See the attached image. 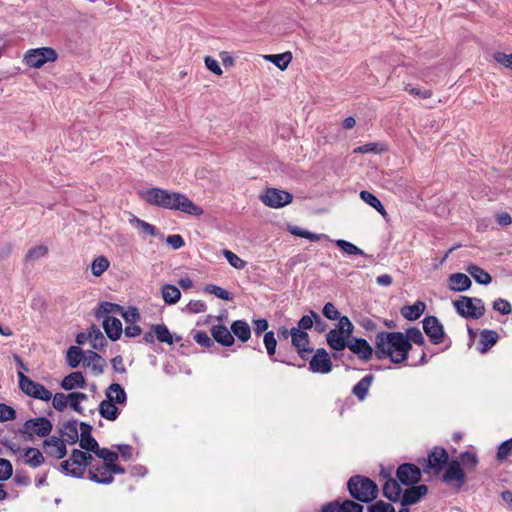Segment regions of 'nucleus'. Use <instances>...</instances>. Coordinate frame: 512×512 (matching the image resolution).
<instances>
[{
    "instance_id": "44",
    "label": "nucleus",
    "mask_w": 512,
    "mask_h": 512,
    "mask_svg": "<svg viewBox=\"0 0 512 512\" xmlns=\"http://www.w3.org/2000/svg\"><path fill=\"white\" fill-rule=\"evenodd\" d=\"M109 265L110 262L107 257L98 256L91 264L92 274L96 277L101 276L109 268Z\"/></svg>"
},
{
    "instance_id": "38",
    "label": "nucleus",
    "mask_w": 512,
    "mask_h": 512,
    "mask_svg": "<svg viewBox=\"0 0 512 512\" xmlns=\"http://www.w3.org/2000/svg\"><path fill=\"white\" fill-rule=\"evenodd\" d=\"M265 59L283 71L290 64L292 60V54L291 52H284L281 54L266 55Z\"/></svg>"
},
{
    "instance_id": "45",
    "label": "nucleus",
    "mask_w": 512,
    "mask_h": 512,
    "mask_svg": "<svg viewBox=\"0 0 512 512\" xmlns=\"http://www.w3.org/2000/svg\"><path fill=\"white\" fill-rule=\"evenodd\" d=\"M87 398H88V396L85 393L72 392V393L68 394V405H70V407L74 411H76L78 413H82L83 409L80 405V402L87 400Z\"/></svg>"
},
{
    "instance_id": "32",
    "label": "nucleus",
    "mask_w": 512,
    "mask_h": 512,
    "mask_svg": "<svg viewBox=\"0 0 512 512\" xmlns=\"http://www.w3.org/2000/svg\"><path fill=\"white\" fill-rule=\"evenodd\" d=\"M106 398L116 404H124L127 400L125 390L118 383H113L107 388Z\"/></svg>"
},
{
    "instance_id": "50",
    "label": "nucleus",
    "mask_w": 512,
    "mask_h": 512,
    "mask_svg": "<svg viewBox=\"0 0 512 512\" xmlns=\"http://www.w3.org/2000/svg\"><path fill=\"white\" fill-rule=\"evenodd\" d=\"M48 253V247L45 245H38L28 250L25 259L29 260H37L41 257H44Z\"/></svg>"
},
{
    "instance_id": "15",
    "label": "nucleus",
    "mask_w": 512,
    "mask_h": 512,
    "mask_svg": "<svg viewBox=\"0 0 512 512\" xmlns=\"http://www.w3.org/2000/svg\"><path fill=\"white\" fill-rule=\"evenodd\" d=\"M428 493V487L422 485H412L402 493L400 499L402 506H410L418 503L422 497Z\"/></svg>"
},
{
    "instance_id": "60",
    "label": "nucleus",
    "mask_w": 512,
    "mask_h": 512,
    "mask_svg": "<svg viewBox=\"0 0 512 512\" xmlns=\"http://www.w3.org/2000/svg\"><path fill=\"white\" fill-rule=\"evenodd\" d=\"M322 313L329 320H337L340 316V313L335 305L330 302L324 305Z\"/></svg>"
},
{
    "instance_id": "64",
    "label": "nucleus",
    "mask_w": 512,
    "mask_h": 512,
    "mask_svg": "<svg viewBox=\"0 0 512 512\" xmlns=\"http://www.w3.org/2000/svg\"><path fill=\"white\" fill-rule=\"evenodd\" d=\"M167 244H169L173 249H180L184 246L185 242L181 235L179 234H173L169 235L166 238Z\"/></svg>"
},
{
    "instance_id": "5",
    "label": "nucleus",
    "mask_w": 512,
    "mask_h": 512,
    "mask_svg": "<svg viewBox=\"0 0 512 512\" xmlns=\"http://www.w3.org/2000/svg\"><path fill=\"white\" fill-rule=\"evenodd\" d=\"M348 490L350 495L358 501L368 503L378 496V486L371 479L356 475L349 479Z\"/></svg>"
},
{
    "instance_id": "36",
    "label": "nucleus",
    "mask_w": 512,
    "mask_h": 512,
    "mask_svg": "<svg viewBox=\"0 0 512 512\" xmlns=\"http://www.w3.org/2000/svg\"><path fill=\"white\" fill-rule=\"evenodd\" d=\"M180 297L181 292L175 285L165 284L162 287V298L166 304H175L179 301Z\"/></svg>"
},
{
    "instance_id": "20",
    "label": "nucleus",
    "mask_w": 512,
    "mask_h": 512,
    "mask_svg": "<svg viewBox=\"0 0 512 512\" xmlns=\"http://www.w3.org/2000/svg\"><path fill=\"white\" fill-rule=\"evenodd\" d=\"M103 328L112 341L120 339L123 332L122 323L118 318L107 316L103 320Z\"/></svg>"
},
{
    "instance_id": "30",
    "label": "nucleus",
    "mask_w": 512,
    "mask_h": 512,
    "mask_svg": "<svg viewBox=\"0 0 512 512\" xmlns=\"http://www.w3.org/2000/svg\"><path fill=\"white\" fill-rule=\"evenodd\" d=\"M231 333L241 342H247L251 336V329L244 320H236L231 324Z\"/></svg>"
},
{
    "instance_id": "57",
    "label": "nucleus",
    "mask_w": 512,
    "mask_h": 512,
    "mask_svg": "<svg viewBox=\"0 0 512 512\" xmlns=\"http://www.w3.org/2000/svg\"><path fill=\"white\" fill-rule=\"evenodd\" d=\"M16 418V411L6 404L0 403V422L13 420Z\"/></svg>"
},
{
    "instance_id": "6",
    "label": "nucleus",
    "mask_w": 512,
    "mask_h": 512,
    "mask_svg": "<svg viewBox=\"0 0 512 512\" xmlns=\"http://www.w3.org/2000/svg\"><path fill=\"white\" fill-rule=\"evenodd\" d=\"M52 423L46 417L32 418L19 428L18 433L21 440L25 442H33L35 437H46L52 431Z\"/></svg>"
},
{
    "instance_id": "2",
    "label": "nucleus",
    "mask_w": 512,
    "mask_h": 512,
    "mask_svg": "<svg viewBox=\"0 0 512 512\" xmlns=\"http://www.w3.org/2000/svg\"><path fill=\"white\" fill-rule=\"evenodd\" d=\"M420 464L424 474L439 477L445 484L457 490L461 489L467 481L460 462L457 459L450 460L447 450H431Z\"/></svg>"
},
{
    "instance_id": "14",
    "label": "nucleus",
    "mask_w": 512,
    "mask_h": 512,
    "mask_svg": "<svg viewBox=\"0 0 512 512\" xmlns=\"http://www.w3.org/2000/svg\"><path fill=\"white\" fill-rule=\"evenodd\" d=\"M333 364L328 352L324 348H318L310 360L309 369L313 373L327 374L332 370Z\"/></svg>"
},
{
    "instance_id": "39",
    "label": "nucleus",
    "mask_w": 512,
    "mask_h": 512,
    "mask_svg": "<svg viewBox=\"0 0 512 512\" xmlns=\"http://www.w3.org/2000/svg\"><path fill=\"white\" fill-rule=\"evenodd\" d=\"M88 338L91 341L92 347L96 350H101L107 342L101 330L96 325H92L89 329Z\"/></svg>"
},
{
    "instance_id": "49",
    "label": "nucleus",
    "mask_w": 512,
    "mask_h": 512,
    "mask_svg": "<svg viewBox=\"0 0 512 512\" xmlns=\"http://www.w3.org/2000/svg\"><path fill=\"white\" fill-rule=\"evenodd\" d=\"M405 337H407L409 343L413 342L417 345H423L425 343V338L422 332L416 327L407 329Z\"/></svg>"
},
{
    "instance_id": "63",
    "label": "nucleus",
    "mask_w": 512,
    "mask_h": 512,
    "mask_svg": "<svg viewBox=\"0 0 512 512\" xmlns=\"http://www.w3.org/2000/svg\"><path fill=\"white\" fill-rule=\"evenodd\" d=\"M205 65L214 74H216L218 76L222 75L223 71L216 59H214L210 56H206L205 57Z\"/></svg>"
},
{
    "instance_id": "31",
    "label": "nucleus",
    "mask_w": 512,
    "mask_h": 512,
    "mask_svg": "<svg viewBox=\"0 0 512 512\" xmlns=\"http://www.w3.org/2000/svg\"><path fill=\"white\" fill-rule=\"evenodd\" d=\"M373 380L374 376L372 374L366 375L353 387L352 393L359 401H363L366 398Z\"/></svg>"
},
{
    "instance_id": "7",
    "label": "nucleus",
    "mask_w": 512,
    "mask_h": 512,
    "mask_svg": "<svg viewBox=\"0 0 512 512\" xmlns=\"http://www.w3.org/2000/svg\"><path fill=\"white\" fill-rule=\"evenodd\" d=\"M457 313L466 319H479L485 314V305L480 298L460 296L453 302Z\"/></svg>"
},
{
    "instance_id": "56",
    "label": "nucleus",
    "mask_w": 512,
    "mask_h": 512,
    "mask_svg": "<svg viewBox=\"0 0 512 512\" xmlns=\"http://www.w3.org/2000/svg\"><path fill=\"white\" fill-rule=\"evenodd\" d=\"M368 512H395V508L390 503L380 500L370 505Z\"/></svg>"
},
{
    "instance_id": "3",
    "label": "nucleus",
    "mask_w": 512,
    "mask_h": 512,
    "mask_svg": "<svg viewBox=\"0 0 512 512\" xmlns=\"http://www.w3.org/2000/svg\"><path fill=\"white\" fill-rule=\"evenodd\" d=\"M140 197L149 205L164 209L178 210L192 216H201L203 209L193 203L186 195L170 192L161 188H149L140 192Z\"/></svg>"
},
{
    "instance_id": "42",
    "label": "nucleus",
    "mask_w": 512,
    "mask_h": 512,
    "mask_svg": "<svg viewBox=\"0 0 512 512\" xmlns=\"http://www.w3.org/2000/svg\"><path fill=\"white\" fill-rule=\"evenodd\" d=\"M122 311V307L118 304L111 303V302H101L95 312L96 318H101L104 316H108L109 314H116Z\"/></svg>"
},
{
    "instance_id": "34",
    "label": "nucleus",
    "mask_w": 512,
    "mask_h": 512,
    "mask_svg": "<svg viewBox=\"0 0 512 512\" xmlns=\"http://www.w3.org/2000/svg\"><path fill=\"white\" fill-rule=\"evenodd\" d=\"M466 271L477 283L481 285H488L492 281L490 274L479 266L469 265Z\"/></svg>"
},
{
    "instance_id": "10",
    "label": "nucleus",
    "mask_w": 512,
    "mask_h": 512,
    "mask_svg": "<svg viewBox=\"0 0 512 512\" xmlns=\"http://www.w3.org/2000/svg\"><path fill=\"white\" fill-rule=\"evenodd\" d=\"M261 201L269 207L280 208L292 202L293 196L291 193L279 190L276 188H268L260 196Z\"/></svg>"
},
{
    "instance_id": "43",
    "label": "nucleus",
    "mask_w": 512,
    "mask_h": 512,
    "mask_svg": "<svg viewBox=\"0 0 512 512\" xmlns=\"http://www.w3.org/2000/svg\"><path fill=\"white\" fill-rule=\"evenodd\" d=\"M335 243L343 252H345L349 255H359V256L367 257V254L362 249H360L355 244H353L349 241L339 239V240H336Z\"/></svg>"
},
{
    "instance_id": "55",
    "label": "nucleus",
    "mask_w": 512,
    "mask_h": 512,
    "mask_svg": "<svg viewBox=\"0 0 512 512\" xmlns=\"http://www.w3.org/2000/svg\"><path fill=\"white\" fill-rule=\"evenodd\" d=\"M493 59L504 66L507 69L512 70V54H506L503 52H495L493 54Z\"/></svg>"
},
{
    "instance_id": "51",
    "label": "nucleus",
    "mask_w": 512,
    "mask_h": 512,
    "mask_svg": "<svg viewBox=\"0 0 512 512\" xmlns=\"http://www.w3.org/2000/svg\"><path fill=\"white\" fill-rule=\"evenodd\" d=\"M337 320H339V321H338L337 328L335 330L341 331L346 336H350L354 329V326H353L352 322L350 321V319L347 316H342V317L339 316V318Z\"/></svg>"
},
{
    "instance_id": "28",
    "label": "nucleus",
    "mask_w": 512,
    "mask_h": 512,
    "mask_svg": "<svg viewBox=\"0 0 512 512\" xmlns=\"http://www.w3.org/2000/svg\"><path fill=\"white\" fill-rule=\"evenodd\" d=\"M21 452L20 459L23 463L36 468L44 462V456L41 450H18Z\"/></svg>"
},
{
    "instance_id": "35",
    "label": "nucleus",
    "mask_w": 512,
    "mask_h": 512,
    "mask_svg": "<svg viewBox=\"0 0 512 512\" xmlns=\"http://www.w3.org/2000/svg\"><path fill=\"white\" fill-rule=\"evenodd\" d=\"M360 198L368 205L377 210L384 218L388 216L381 201L369 191L363 190L360 192Z\"/></svg>"
},
{
    "instance_id": "13",
    "label": "nucleus",
    "mask_w": 512,
    "mask_h": 512,
    "mask_svg": "<svg viewBox=\"0 0 512 512\" xmlns=\"http://www.w3.org/2000/svg\"><path fill=\"white\" fill-rule=\"evenodd\" d=\"M290 336L292 345L295 347L298 355L304 360L308 359V354L313 351V349L309 347L310 339L308 333L293 327L290 329Z\"/></svg>"
},
{
    "instance_id": "27",
    "label": "nucleus",
    "mask_w": 512,
    "mask_h": 512,
    "mask_svg": "<svg viewBox=\"0 0 512 512\" xmlns=\"http://www.w3.org/2000/svg\"><path fill=\"white\" fill-rule=\"evenodd\" d=\"M84 363L91 367L96 375L102 374L106 366L105 359L94 351H88V355L84 358Z\"/></svg>"
},
{
    "instance_id": "19",
    "label": "nucleus",
    "mask_w": 512,
    "mask_h": 512,
    "mask_svg": "<svg viewBox=\"0 0 512 512\" xmlns=\"http://www.w3.org/2000/svg\"><path fill=\"white\" fill-rule=\"evenodd\" d=\"M499 335L494 330L484 329L480 332L478 350L480 353H487L498 341Z\"/></svg>"
},
{
    "instance_id": "48",
    "label": "nucleus",
    "mask_w": 512,
    "mask_h": 512,
    "mask_svg": "<svg viewBox=\"0 0 512 512\" xmlns=\"http://www.w3.org/2000/svg\"><path fill=\"white\" fill-rule=\"evenodd\" d=\"M223 256L226 258L229 264L236 269H243L246 266V261L238 257L230 250L224 249Z\"/></svg>"
},
{
    "instance_id": "33",
    "label": "nucleus",
    "mask_w": 512,
    "mask_h": 512,
    "mask_svg": "<svg viewBox=\"0 0 512 512\" xmlns=\"http://www.w3.org/2000/svg\"><path fill=\"white\" fill-rule=\"evenodd\" d=\"M115 404L116 403L110 401L108 398L101 401L99 404L100 415L110 421L116 420L119 414V409L115 406Z\"/></svg>"
},
{
    "instance_id": "21",
    "label": "nucleus",
    "mask_w": 512,
    "mask_h": 512,
    "mask_svg": "<svg viewBox=\"0 0 512 512\" xmlns=\"http://www.w3.org/2000/svg\"><path fill=\"white\" fill-rule=\"evenodd\" d=\"M327 508L330 512H363V506L352 500H344L342 502L335 500L327 503Z\"/></svg>"
},
{
    "instance_id": "17",
    "label": "nucleus",
    "mask_w": 512,
    "mask_h": 512,
    "mask_svg": "<svg viewBox=\"0 0 512 512\" xmlns=\"http://www.w3.org/2000/svg\"><path fill=\"white\" fill-rule=\"evenodd\" d=\"M213 340L222 346L230 347L234 344V336L224 325H214L211 328Z\"/></svg>"
},
{
    "instance_id": "16",
    "label": "nucleus",
    "mask_w": 512,
    "mask_h": 512,
    "mask_svg": "<svg viewBox=\"0 0 512 512\" xmlns=\"http://www.w3.org/2000/svg\"><path fill=\"white\" fill-rule=\"evenodd\" d=\"M347 347L363 361H368L373 355V348L363 338H355L353 342L347 344Z\"/></svg>"
},
{
    "instance_id": "53",
    "label": "nucleus",
    "mask_w": 512,
    "mask_h": 512,
    "mask_svg": "<svg viewBox=\"0 0 512 512\" xmlns=\"http://www.w3.org/2000/svg\"><path fill=\"white\" fill-rule=\"evenodd\" d=\"M52 405L57 411H63L68 406V395L64 393L52 395Z\"/></svg>"
},
{
    "instance_id": "12",
    "label": "nucleus",
    "mask_w": 512,
    "mask_h": 512,
    "mask_svg": "<svg viewBox=\"0 0 512 512\" xmlns=\"http://www.w3.org/2000/svg\"><path fill=\"white\" fill-rule=\"evenodd\" d=\"M422 324L425 334L433 344L438 345L443 342L445 335L444 327L436 316L425 317Z\"/></svg>"
},
{
    "instance_id": "46",
    "label": "nucleus",
    "mask_w": 512,
    "mask_h": 512,
    "mask_svg": "<svg viewBox=\"0 0 512 512\" xmlns=\"http://www.w3.org/2000/svg\"><path fill=\"white\" fill-rule=\"evenodd\" d=\"M205 291L216 296L217 298L222 299V300L230 301L233 299V296L230 292H228L227 290L223 289L222 287L214 285V284L207 285L205 287Z\"/></svg>"
},
{
    "instance_id": "47",
    "label": "nucleus",
    "mask_w": 512,
    "mask_h": 512,
    "mask_svg": "<svg viewBox=\"0 0 512 512\" xmlns=\"http://www.w3.org/2000/svg\"><path fill=\"white\" fill-rule=\"evenodd\" d=\"M263 342H264L265 348L267 350V354L269 355L270 358L273 359V357L276 353V346H277V340L275 338L274 332L273 331L266 332L264 334Z\"/></svg>"
},
{
    "instance_id": "18",
    "label": "nucleus",
    "mask_w": 512,
    "mask_h": 512,
    "mask_svg": "<svg viewBox=\"0 0 512 512\" xmlns=\"http://www.w3.org/2000/svg\"><path fill=\"white\" fill-rule=\"evenodd\" d=\"M60 435L65 446L75 444L79 439L78 422L76 420H70L64 423L60 429Z\"/></svg>"
},
{
    "instance_id": "26",
    "label": "nucleus",
    "mask_w": 512,
    "mask_h": 512,
    "mask_svg": "<svg viewBox=\"0 0 512 512\" xmlns=\"http://www.w3.org/2000/svg\"><path fill=\"white\" fill-rule=\"evenodd\" d=\"M85 384V378L79 371L70 373L61 381V387L67 391L73 390L75 388H84Z\"/></svg>"
},
{
    "instance_id": "9",
    "label": "nucleus",
    "mask_w": 512,
    "mask_h": 512,
    "mask_svg": "<svg viewBox=\"0 0 512 512\" xmlns=\"http://www.w3.org/2000/svg\"><path fill=\"white\" fill-rule=\"evenodd\" d=\"M58 57L57 52L50 47H42L29 50L24 57L27 66L40 68L47 62H54Z\"/></svg>"
},
{
    "instance_id": "24",
    "label": "nucleus",
    "mask_w": 512,
    "mask_h": 512,
    "mask_svg": "<svg viewBox=\"0 0 512 512\" xmlns=\"http://www.w3.org/2000/svg\"><path fill=\"white\" fill-rule=\"evenodd\" d=\"M402 488L395 479H388L383 486V495L392 502L400 501L402 497Z\"/></svg>"
},
{
    "instance_id": "23",
    "label": "nucleus",
    "mask_w": 512,
    "mask_h": 512,
    "mask_svg": "<svg viewBox=\"0 0 512 512\" xmlns=\"http://www.w3.org/2000/svg\"><path fill=\"white\" fill-rule=\"evenodd\" d=\"M349 336H346L341 331L330 330L326 335V341L329 347L335 351H342L347 347V340Z\"/></svg>"
},
{
    "instance_id": "58",
    "label": "nucleus",
    "mask_w": 512,
    "mask_h": 512,
    "mask_svg": "<svg viewBox=\"0 0 512 512\" xmlns=\"http://www.w3.org/2000/svg\"><path fill=\"white\" fill-rule=\"evenodd\" d=\"M13 469L11 463L6 460L0 458V481H5L9 479L12 475Z\"/></svg>"
},
{
    "instance_id": "22",
    "label": "nucleus",
    "mask_w": 512,
    "mask_h": 512,
    "mask_svg": "<svg viewBox=\"0 0 512 512\" xmlns=\"http://www.w3.org/2000/svg\"><path fill=\"white\" fill-rule=\"evenodd\" d=\"M449 289L455 292H463L471 287L470 278L464 273H454L448 278Z\"/></svg>"
},
{
    "instance_id": "61",
    "label": "nucleus",
    "mask_w": 512,
    "mask_h": 512,
    "mask_svg": "<svg viewBox=\"0 0 512 512\" xmlns=\"http://www.w3.org/2000/svg\"><path fill=\"white\" fill-rule=\"evenodd\" d=\"M206 310V304L200 300L190 301L186 306V311L189 313H201Z\"/></svg>"
},
{
    "instance_id": "40",
    "label": "nucleus",
    "mask_w": 512,
    "mask_h": 512,
    "mask_svg": "<svg viewBox=\"0 0 512 512\" xmlns=\"http://www.w3.org/2000/svg\"><path fill=\"white\" fill-rule=\"evenodd\" d=\"M86 356H84V353L81 348L77 346H71L67 350L66 354V360L67 364L71 368H76L79 366L80 362L83 360Z\"/></svg>"
},
{
    "instance_id": "29",
    "label": "nucleus",
    "mask_w": 512,
    "mask_h": 512,
    "mask_svg": "<svg viewBox=\"0 0 512 512\" xmlns=\"http://www.w3.org/2000/svg\"><path fill=\"white\" fill-rule=\"evenodd\" d=\"M426 308V305L422 301H416L413 305H406L401 308V314L402 316L409 320L414 321L420 318V316L423 314L424 310Z\"/></svg>"
},
{
    "instance_id": "1",
    "label": "nucleus",
    "mask_w": 512,
    "mask_h": 512,
    "mask_svg": "<svg viewBox=\"0 0 512 512\" xmlns=\"http://www.w3.org/2000/svg\"><path fill=\"white\" fill-rule=\"evenodd\" d=\"M90 450H72V455L69 459L61 463V468L65 474L74 477H80L83 475L87 466L91 465L93 457L89 452ZM99 458H102L105 463L95 469L89 470V476L92 480L98 483H110L113 480L112 472L123 473L124 469L118 465L112 464L118 457L119 454L113 450H91Z\"/></svg>"
},
{
    "instance_id": "62",
    "label": "nucleus",
    "mask_w": 512,
    "mask_h": 512,
    "mask_svg": "<svg viewBox=\"0 0 512 512\" xmlns=\"http://www.w3.org/2000/svg\"><path fill=\"white\" fill-rule=\"evenodd\" d=\"M291 233L293 235L309 239L310 241H318L320 239V235L314 234V233H312L310 231L303 230V229L298 228V227H294L291 230Z\"/></svg>"
},
{
    "instance_id": "41",
    "label": "nucleus",
    "mask_w": 512,
    "mask_h": 512,
    "mask_svg": "<svg viewBox=\"0 0 512 512\" xmlns=\"http://www.w3.org/2000/svg\"><path fill=\"white\" fill-rule=\"evenodd\" d=\"M152 329L159 342L166 343L168 345H172L174 343V338L165 324L152 325Z\"/></svg>"
},
{
    "instance_id": "37",
    "label": "nucleus",
    "mask_w": 512,
    "mask_h": 512,
    "mask_svg": "<svg viewBox=\"0 0 512 512\" xmlns=\"http://www.w3.org/2000/svg\"><path fill=\"white\" fill-rule=\"evenodd\" d=\"M457 460L460 462L464 472L465 470L473 471L479 462L478 456L475 452L472 451H466L460 454L459 459Z\"/></svg>"
},
{
    "instance_id": "59",
    "label": "nucleus",
    "mask_w": 512,
    "mask_h": 512,
    "mask_svg": "<svg viewBox=\"0 0 512 512\" xmlns=\"http://www.w3.org/2000/svg\"><path fill=\"white\" fill-rule=\"evenodd\" d=\"M493 308L502 315H508L512 311L511 304L507 300H504L502 298H499L496 301H494Z\"/></svg>"
},
{
    "instance_id": "4",
    "label": "nucleus",
    "mask_w": 512,
    "mask_h": 512,
    "mask_svg": "<svg viewBox=\"0 0 512 512\" xmlns=\"http://www.w3.org/2000/svg\"><path fill=\"white\" fill-rule=\"evenodd\" d=\"M375 356L378 360L390 359L394 364L407 360L412 344L402 332L380 331L375 336Z\"/></svg>"
},
{
    "instance_id": "11",
    "label": "nucleus",
    "mask_w": 512,
    "mask_h": 512,
    "mask_svg": "<svg viewBox=\"0 0 512 512\" xmlns=\"http://www.w3.org/2000/svg\"><path fill=\"white\" fill-rule=\"evenodd\" d=\"M423 469L412 463L401 464L396 471L399 482L405 486L416 485L421 480Z\"/></svg>"
},
{
    "instance_id": "25",
    "label": "nucleus",
    "mask_w": 512,
    "mask_h": 512,
    "mask_svg": "<svg viewBox=\"0 0 512 512\" xmlns=\"http://www.w3.org/2000/svg\"><path fill=\"white\" fill-rule=\"evenodd\" d=\"M81 433L79 435L80 448H100L97 441L92 437V426L86 422L80 423Z\"/></svg>"
},
{
    "instance_id": "8",
    "label": "nucleus",
    "mask_w": 512,
    "mask_h": 512,
    "mask_svg": "<svg viewBox=\"0 0 512 512\" xmlns=\"http://www.w3.org/2000/svg\"><path fill=\"white\" fill-rule=\"evenodd\" d=\"M19 387L21 391L29 397L49 401L52 398V393L46 389L42 384L31 380L23 372H18Z\"/></svg>"
},
{
    "instance_id": "52",
    "label": "nucleus",
    "mask_w": 512,
    "mask_h": 512,
    "mask_svg": "<svg viewBox=\"0 0 512 512\" xmlns=\"http://www.w3.org/2000/svg\"><path fill=\"white\" fill-rule=\"evenodd\" d=\"M197 344L202 347L210 348L214 346V340L208 336L204 331H196L193 336Z\"/></svg>"
},
{
    "instance_id": "54",
    "label": "nucleus",
    "mask_w": 512,
    "mask_h": 512,
    "mask_svg": "<svg viewBox=\"0 0 512 512\" xmlns=\"http://www.w3.org/2000/svg\"><path fill=\"white\" fill-rule=\"evenodd\" d=\"M121 316L127 323H136L140 320V314L138 309L135 307H129L127 310H123L120 312Z\"/></svg>"
}]
</instances>
